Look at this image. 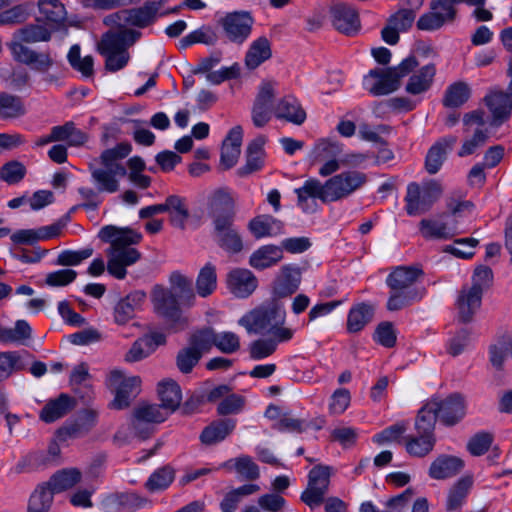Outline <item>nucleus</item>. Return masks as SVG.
Returning <instances> with one entry per match:
<instances>
[{"label":"nucleus","instance_id":"nucleus-30","mask_svg":"<svg viewBox=\"0 0 512 512\" xmlns=\"http://www.w3.org/2000/svg\"><path fill=\"white\" fill-rule=\"evenodd\" d=\"M424 294L425 288L418 286L390 290L386 307L389 311H399L420 301Z\"/></svg>","mask_w":512,"mask_h":512},{"label":"nucleus","instance_id":"nucleus-9","mask_svg":"<svg viewBox=\"0 0 512 512\" xmlns=\"http://www.w3.org/2000/svg\"><path fill=\"white\" fill-rule=\"evenodd\" d=\"M9 49L15 61L29 66L32 70L47 74L55 64L49 50L37 52L19 41H12Z\"/></svg>","mask_w":512,"mask_h":512},{"label":"nucleus","instance_id":"nucleus-26","mask_svg":"<svg viewBox=\"0 0 512 512\" xmlns=\"http://www.w3.org/2000/svg\"><path fill=\"white\" fill-rule=\"evenodd\" d=\"M484 102L490 110L494 125H501L507 121L512 111V100L508 94L503 91H495L484 97Z\"/></svg>","mask_w":512,"mask_h":512},{"label":"nucleus","instance_id":"nucleus-58","mask_svg":"<svg viewBox=\"0 0 512 512\" xmlns=\"http://www.w3.org/2000/svg\"><path fill=\"white\" fill-rule=\"evenodd\" d=\"M219 247L229 253H239L243 249V242L240 234L235 228L215 235Z\"/></svg>","mask_w":512,"mask_h":512},{"label":"nucleus","instance_id":"nucleus-49","mask_svg":"<svg viewBox=\"0 0 512 512\" xmlns=\"http://www.w3.org/2000/svg\"><path fill=\"white\" fill-rule=\"evenodd\" d=\"M472 486L470 477L460 478L450 489L446 502V510L449 512L459 510L465 502Z\"/></svg>","mask_w":512,"mask_h":512},{"label":"nucleus","instance_id":"nucleus-24","mask_svg":"<svg viewBox=\"0 0 512 512\" xmlns=\"http://www.w3.org/2000/svg\"><path fill=\"white\" fill-rule=\"evenodd\" d=\"M227 286L235 296L246 298L256 289L257 278L248 269H233L227 275Z\"/></svg>","mask_w":512,"mask_h":512},{"label":"nucleus","instance_id":"nucleus-45","mask_svg":"<svg viewBox=\"0 0 512 512\" xmlns=\"http://www.w3.org/2000/svg\"><path fill=\"white\" fill-rule=\"evenodd\" d=\"M436 441V436L417 433L405 437V448L409 455L423 458L433 451Z\"/></svg>","mask_w":512,"mask_h":512},{"label":"nucleus","instance_id":"nucleus-12","mask_svg":"<svg viewBox=\"0 0 512 512\" xmlns=\"http://www.w3.org/2000/svg\"><path fill=\"white\" fill-rule=\"evenodd\" d=\"M209 215L214 225V236L234 228L233 202L227 194L215 193L210 202Z\"/></svg>","mask_w":512,"mask_h":512},{"label":"nucleus","instance_id":"nucleus-63","mask_svg":"<svg viewBox=\"0 0 512 512\" xmlns=\"http://www.w3.org/2000/svg\"><path fill=\"white\" fill-rule=\"evenodd\" d=\"M493 442V436L489 432H479L470 438L467 443V450L473 456L484 455Z\"/></svg>","mask_w":512,"mask_h":512},{"label":"nucleus","instance_id":"nucleus-57","mask_svg":"<svg viewBox=\"0 0 512 512\" xmlns=\"http://www.w3.org/2000/svg\"><path fill=\"white\" fill-rule=\"evenodd\" d=\"M189 346L201 353V356L208 352L212 346H215L214 329L206 327L193 333L189 339Z\"/></svg>","mask_w":512,"mask_h":512},{"label":"nucleus","instance_id":"nucleus-41","mask_svg":"<svg viewBox=\"0 0 512 512\" xmlns=\"http://www.w3.org/2000/svg\"><path fill=\"white\" fill-rule=\"evenodd\" d=\"M52 32L53 30L46 24L37 22L36 24H28L17 29L13 36L16 39L15 41H19L20 43L46 42L51 39Z\"/></svg>","mask_w":512,"mask_h":512},{"label":"nucleus","instance_id":"nucleus-50","mask_svg":"<svg viewBox=\"0 0 512 512\" xmlns=\"http://www.w3.org/2000/svg\"><path fill=\"white\" fill-rule=\"evenodd\" d=\"M217 288L216 267L207 263L199 271L196 279V291L200 297L210 296Z\"/></svg>","mask_w":512,"mask_h":512},{"label":"nucleus","instance_id":"nucleus-54","mask_svg":"<svg viewBox=\"0 0 512 512\" xmlns=\"http://www.w3.org/2000/svg\"><path fill=\"white\" fill-rule=\"evenodd\" d=\"M132 151L128 142H122L115 147L104 150L100 155V164L103 166H124L120 161L126 158Z\"/></svg>","mask_w":512,"mask_h":512},{"label":"nucleus","instance_id":"nucleus-27","mask_svg":"<svg viewBox=\"0 0 512 512\" xmlns=\"http://www.w3.org/2000/svg\"><path fill=\"white\" fill-rule=\"evenodd\" d=\"M235 427V419L214 420L202 430L200 441L205 445H215L225 440L234 431Z\"/></svg>","mask_w":512,"mask_h":512},{"label":"nucleus","instance_id":"nucleus-37","mask_svg":"<svg viewBox=\"0 0 512 512\" xmlns=\"http://www.w3.org/2000/svg\"><path fill=\"white\" fill-rule=\"evenodd\" d=\"M272 56L270 41L265 37L254 40L245 55V65L254 70Z\"/></svg>","mask_w":512,"mask_h":512},{"label":"nucleus","instance_id":"nucleus-42","mask_svg":"<svg viewBox=\"0 0 512 512\" xmlns=\"http://www.w3.org/2000/svg\"><path fill=\"white\" fill-rule=\"evenodd\" d=\"M438 406L435 401L430 400L418 411L415 419V430L427 436H435V425L437 421L436 409Z\"/></svg>","mask_w":512,"mask_h":512},{"label":"nucleus","instance_id":"nucleus-16","mask_svg":"<svg viewBox=\"0 0 512 512\" xmlns=\"http://www.w3.org/2000/svg\"><path fill=\"white\" fill-rule=\"evenodd\" d=\"M91 177L99 192L115 193L119 190V181L117 177H124L127 175L125 166H103L89 167Z\"/></svg>","mask_w":512,"mask_h":512},{"label":"nucleus","instance_id":"nucleus-22","mask_svg":"<svg viewBox=\"0 0 512 512\" xmlns=\"http://www.w3.org/2000/svg\"><path fill=\"white\" fill-rule=\"evenodd\" d=\"M38 9L37 22L46 24L53 31H57L64 26L67 13L64 5L59 0H39Z\"/></svg>","mask_w":512,"mask_h":512},{"label":"nucleus","instance_id":"nucleus-3","mask_svg":"<svg viewBox=\"0 0 512 512\" xmlns=\"http://www.w3.org/2000/svg\"><path fill=\"white\" fill-rule=\"evenodd\" d=\"M285 319L284 307L273 300L244 314L238 320V324L244 327L248 334L269 335L277 325H283Z\"/></svg>","mask_w":512,"mask_h":512},{"label":"nucleus","instance_id":"nucleus-36","mask_svg":"<svg viewBox=\"0 0 512 512\" xmlns=\"http://www.w3.org/2000/svg\"><path fill=\"white\" fill-rule=\"evenodd\" d=\"M282 258L283 254L280 246L264 245L251 254L249 264L257 270H264L274 266Z\"/></svg>","mask_w":512,"mask_h":512},{"label":"nucleus","instance_id":"nucleus-48","mask_svg":"<svg viewBox=\"0 0 512 512\" xmlns=\"http://www.w3.org/2000/svg\"><path fill=\"white\" fill-rule=\"evenodd\" d=\"M81 472L76 468L62 469L52 475L45 483L54 493H59L74 487L81 480Z\"/></svg>","mask_w":512,"mask_h":512},{"label":"nucleus","instance_id":"nucleus-62","mask_svg":"<svg viewBox=\"0 0 512 512\" xmlns=\"http://www.w3.org/2000/svg\"><path fill=\"white\" fill-rule=\"evenodd\" d=\"M276 351V341L272 338L257 339L249 345V355L252 360H262Z\"/></svg>","mask_w":512,"mask_h":512},{"label":"nucleus","instance_id":"nucleus-11","mask_svg":"<svg viewBox=\"0 0 512 512\" xmlns=\"http://www.w3.org/2000/svg\"><path fill=\"white\" fill-rule=\"evenodd\" d=\"M332 26L346 36L356 35L361 22L357 9L345 2H335L329 8Z\"/></svg>","mask_w":512,"mask_h":512},{"label":"nucleus","instance_id":"nucleus-5","mask_svg":"<svg viewBox=\"0 0 512 512\" xmlns=\"http://www.w3.org/2000/svg\"><path fill=\"white\" fill-rule=\"evenodd\" d=\"M463 0H432L430 11L421 15L416 23L419 30L435 31L445 24L453 23L457 18L456 6Z\"/></svg>","mask_w":512,"mask_h":512},{"label":"nucleus","instance_id":"nucleus-40","mask_svg":"<svg viewBox=\"0 0 512 512\" xmlns=\"http://www.w3.org/2000/svg\"><path fill=\"white\" fill-rule=\"evenodd\" d=\"M301 281V272L299 267L285 265L282 267V275L274 287V292L280 297H286L299 287Z\"/></svg>","mask_w":512,"mask_h":512},{"label":"nucleus","instance_id":"nucleus-47","mask_svg":"<svg viewBox=\"0 0 512 512\" xmlns=\"http://www.w3.org/2000/svg\"><path fill=\"white\" fill-rule=\"evenodd\" d=\"M175 469L167 464L156 469L144 484L146 490L151 493L168 489L175 479Z\"/></svg>","mask_w":512,"mask_h":512},{"label":"nucleus","instance_id":"nucleus-14","mask_svg":"<svg viewBox=\"0 0 512 512\" xmlns=\"http://www.w3.org/2000/svg\"><path fill=\"white\" fill-rule=\"evenodd\" d=\"M109 381L112 385L118 384L114 400L110 406L118 410L128 407L132 396L137 393L138 387L141 384L140 377L133 376L124 379L120 371L114 370L110 373Z\"/></svg>","mask_w":512,"mask_h":512},{"label":"nucleus","instance_id":"nucleus-28","mask_svg":"<svg viewBox=\"0 0 512 512\" xmlns=\"http://www.w3.org/2000/svg\"><path fill=\"white\" fill-rule=\"evenodd\" d=\"M264 136H258L252 140L246 149V164L237 170L240 177H246L255 171L260 170L264 165Z\"/></svg>","mask_w":512,"mask_h":512},{"label":"nucleus","instance_id":"nucleus-4","mask_svg":"<svg viewBox=\"0 0 512 512\" xmlns=\"http://www.w3.org/2000/svg\"><path fill=\"white\" fill-rule=\"evenodd\" d=\"M442 187L435 180H429L418 184L411 182L407 186L405 210L409 216H417L431 209L442 195Z\"/></svg>","mask_w":512,"mask_h":512},{"label":"nucleus","instance_id":"nucleus-23","mask_svg":"<svg viewBox=\"0 0 512 512\" xmlns=\"http://www.w3.org/2000/svg\"><path fill=\"white\" fill-rule=\"evenodd\" d=\"M456 142V136L448 135L440 138L430 147L425 158V169L429 174H436L440 170L448 151L452 150Z\"/></svg>","mask_w":512,"mask_h":512},{"label":"nucleus","instance_id":"nucleus-44","mask_svg":"<svg viewBox=\"0 0 512 512\" xmlns=\"http://www.w3.org/2000/svg\"><path fill=\"white\" fill-rule=\"evenodd\" d=\"M171 289L178 295L183 306H192L195 300V294L192 288V280L179 271H174L169 277Z\"/></svg>","mask_w":512,"mask_h":512},{"label":"nucleus","instance_id":"nucleus-53","mask_svg":"<svg viewBox=\"0 0 512 512\" xmlns=\"http://www.w3.org/2000/svg\"><path fill=\"white\" fill-rule=\"evenodd\" d=\"M471 89L465 82L451 84L445 91L443 105L450 108H458L468 101Z\"/></svg>","mask_w":512,"mask_h":512},{"label":"nucleus","instance_id":"nucleus-31","mask_svg":"<svg viewBox=\"0 0 512 512\" xmlns=\"http://www.w3.org/2000/svg\"><path fill=\"white\" fill-rule=\"evenodd\" d=\"M423 275V271L417 267L399 266L386 278V284L390 290L416 287L417 279Z\"/></svg>","mask_w":512,"mask_h":512},{"label":"nucleus","instance_id":"nucleus-34","mask_svg":"<svg viewBox=\"0 0 512 512\" xmlns=\"http://www.w3.org/2000/svg\"><path fill=\"white\" fill-rule=\"evenodd\" d=\"M375 309L369 303H358L351 307L347 316V331L358 333L369 324L374 317Z\"/></svg>","mask_w":512,"mask_h":512},{"label":"nucleus","instance_id":"nucleus-56","mask_svg":"<svg viewBox=\"0 0 512 512\" xmlns=\"http://www.w3.org/2000/svg\"><path fill=\"white\" fill-rule=\"evenodd\" d=\"M479 244L476 238H459L454 240L453 245H447L444 252L450 253L460 259H470L474 256V248Z\"/></svg>","mask_w":512,"mask_h":512},{"label":"nucleus","instance_id":"nucleus-8","mask_svg":"<svg viewBox=\"0 0 512 512\" xmlns=\"http://www.w3.org/2000/svg\"><path fill=\"white\" fill-rule=\"evenodd\" d=\"M218 25L229 42L241 45L252 33L254 18L248 11H233L221 17Z\"/></svg>","mask_w":512,"mask_h":512},{"label":"nucleus","instance_id":"nucleus-20","mask_svg":"<svg viewBox=\"0 0 512 512\" xmlns=\"http://www.w3.org/2000/svg\"><path fill=\"white\" fill-rule=\"evenodd\" d=\"M464 466L465 463L460 457L440 454L431 462L428 475L434 480H445L458 475Z\"/></svg>","mask_w":512,"mask_h":512},{"label":"nucleus","instance_id":"nucleus-33","mask_svg":"<svg viewBox=\"0 0 512 512\" xmlns=\"http://www.w3.org/2000/svg\"><path fill=\"white\" fill-rule=\"evenodd\" d=\"M275 116L285 119L295 125H301L306 120V112L299 101L293 96H285L275 107Z\"/></svg>","mask_w":512,"mask_h":512},{"label":"nucleus","instance_id":"nucleus-39","mask_svg":"<svg viewBox=\"0 0 512 512\" xmlns=\"http://www.w3.org/2000/svg\"><path fill=\"white\" fill-rule=\"evenodd\" d=\"M161 407L169 414L179 408L182 394L180 386L172 379L163 380L158 385Z\"/></svg>","mask_w":512,"mask_h":512},{"label":"nucleus","instance_id":"nucleus-17","mask_svg":"<svg viewBox=\"0 0 512 512\" xmlns=\"http://www.w3.org/2000/svg\"><path fill=\"white\" fill-rule=\"evenodd\" d=\"M169 413L165 411L161 405L144 404L135 408L133 413V429L143 439L149 435L148 429L144 428L145 424L161 423L165 421Z\"/></svg>","mask_w":512,"mask_h":512},{"label":"nucleus","instance_id":"nucleus-1","mask_svg":"<svg viewBox=\"0 0 512 512\" xmlns=\"http://www.w3.org/2000/svg\"><path fill=\"white\" fill-rule=\"evenodd\" d=\"M98 237L105 243H110L108 250L107 271L116 279H124L126 267L133 265L141 258V253L131 247L140 243L142 234L129 228H118L106 225L99 231Z\"/></svg>","mask_w":512,"mask_h":512},{"label":"nucleus","instance_id":"nucleus-35","mask_svg":"<svg viewBox=\"0 0 512 512\" xmlns=\"http://www.w3.org/2000/svg\"><path fill=\"white\" fill-rule=\"evenodd\" d=\"M436 74L435 65L430 63L418 70L417 73L410 76L405 91L411 95H419L427 92L432 84Z\"/></svg>","mask_w":512,"mask_h":512},{"label":"nucleus","instance_id":"nucleus-21","mask_svg":"<svg viewBox=\"0 0 512 512\" xmlns=\"http://www.w3.org/2000/svg\"><path fill=\"white\" fill-rule=\"evenodd\" d=\"M273 99V86L270 83L262 84L252 108V121L256 127L265 126L271 119Z\"/></svg>","mask_w":512,"mask_h":512},{"label":"nucleus","instance_id":"nucleus-10","mask_svg":"<svg viewBox=\"0 0 512 512\" xmlns=\"http://www.w3.org/2000/svg\"><path fill=\"white\" fill-rule=\"evenodd\" d=\"M141 37V32L133 29H121L104 33L98 42L97 50L100 55L129 53L128 48Z\"/></svg>","mask_w":512,"mask_h":512},{"label":"nucleus","instance_id":"nucleus-6","mask_svg":"<svg viewBox=\"0 0 512 512\" xmlns=\"http://www.w3.org/2000/svg\"><path fill=\"white\" fill-rule=\"evenodd\" d=\"M367 182V175L357 170L343 171L325 181L329 202L345 199Z\"/></svg>","mask_w":512,"mask_h":512},{"label":"nucleus","instance_id":"nucleus-7","mask_svg":"<svg viewBox=\"0 0 512 512\" xmlns=\"http://www.w3.org/2000/svg\"><path fill=\"white\" fill-rule=\"evenodd\" d=\"M333 468L328 465H316L308 473L307 488L301 493V501L310 508L320 506L330 485Z\"/></svg>","mask_w":512,"mask_h":512},{"label":"nucleus","instance_id":"nucleus-32","mask_svg":"<svg viewBox=\"0 0 512 512\" xmlns=\"http://www.w3.org/2000/svg\"><path fill=\"white\" fill-rule=\"evenodd\" d=\"M73 407V399L69 395L62 393L56 399L50 400L42 408L39 417L45 423H52L68 414Z\"/></svg>","mask_w":512,"mask_h":512},{"label":"nucleus","instance_id":"nucleus-59","mask_svg":"<svg viewBox=\"0 0 512 512\" xmlns=\"http://www.w3.org/2000/svg\"><path fill=\"white\" fill-rule=\"evenodd\" d=\"M26 172V167L21 162L12 160L1 167L0 178L9 185H15L24 179Z\"/></svg>","mask_w":512,"mask_h":512},{"label":"nucleus","instance_id":"nucleus-38","mask_svg":"<svg viewBox=\"0 0 512 512\" xmlns=\"http://www.w3.org/2000/svg\"><path fill=\"white\" fill-rule=\"evenodd\" d=\"M166 208L172 226L184 230L190 217L186 199L178 195H170L166 198Z\"/></svg>","mask_w":512,"mask_h":512},{"label":"nucleus","instance_id":"nucleus-52","mask_svg":"<svg viewBox=\"0 0 512 512\" xmlns=\"http://www.w3.org/2000/svg\"><path fill=\"white\" fill-rule=\"evenodd\" d=\"M419 226L425 239H450L456 235V231L444 222L422 219Z\"/></svg>","mask_w":512,"mask_h":512},{"label":"nucleus","instance_id":"nucleus-46","mask_svg":"<svg viewBox=\"0 0 512 512\" xmlns=\"http://www.w3.org/2000/svg\"><path fill=\"white\" fill-rule=\"evenodd\" d=\"M26 114L22 98L8 92L0 93V119H17Z\"/></svg>","mask_w":512,"mask_h":512},{"label":"nucleus","instance_id":"nucleus-25","mask_svg":"<svg viewBox=\"0 0 512 512\" xmlns=\"http://www.w3.org/2000/svg\"><path fill=\"white\" fill-rule=\"evenodd\" d=\"M368 77L373 78L374 83L368 88L373 96H384L399 89L401 83L388 68H375L369 71Z\"/></svg>","mask_w":512,"mask_h":512},{"label":"nucleus","instance_id":"nucleus-61","mask_svg":"<svg viewBox=\"0 0 512 512\" xmlns=\"http://www.w3.org/2000/svg\"><path fill=\"white\" fill-rule=\"evenodd\" d=\"M201 353L190 346L179 350L176 356V365L180 372L188 374L201 359Z\"/></svg>","mask_w":512,"mask_h":512},{"label":"nucleus","instance_id":"nucleus-2","mask_svg":"<svg viewBox=\"0 0 512 512\" xmlns=\"http://www.w3.org/2000/svg\"><path fill=\"white\" fill-rule=\"evenodd\" d=\"M493 280L492 269L488 266H479L472 275V286L463 287L457 299L458 318L463 323L472 321L473 315L481 305L482 295Z\"/></svg>","mask_w":512,"mask_h":512},{"label":"nucleus","instance_id":"nucleus-19","mask_svg":"<svg viewBox=\"0 0 512 512\" xmlns=\"http://www.w3.org/2000/svg\"><path fill=\"white\" fill-rule=\"evenodd\" d=\"M313 153L315 161H325L319 169L320 176H330L339 170L340 164L336 159L341 153L339 143L322 139L315 145Z\"/></svg>","mask_w":512,"mask_h":512},{"label":"nucleus","instance_id":"nucleus-13","mask_svg":"<svg viewBox=\"0 0 512 512\" xmlns=\"http://www.w3.org/2000/svg\"><path fill=\"white\" fill-rule=\"evenodd\" d=\"M152 302L155 311L167 320L176 322L181 317L182 305L178 295L161 285H156L152 291Z\"/></svg>","mask_w":512,"mask_h":512},{"label":"nucleus","instance_id":"nucleus-51","mask_svg":"<svg viewBox=\"0 0 512 512\" xmlns=\"http://www.w3.org/2000/svg\"><path fill=\"white\" fill-rule=\"evenodd\" d=\"M53 495L50 487L45 483L38 485L30 496L27 512H49Z\"/></svg>","mask_w":512,"mask_h":512},{"label":"nucleus","instance_id":"nucleus-55","mask_svg":"<svg viewBox=\"0 0 512 512\" xmlns=\"http://www.w3.org/2000/svg\"><path fill=\"white\" fill-rule=\"evenodd\" d=\"M127 26L145 28L156 21V17L145 7L125 9Z\"/></svg>","mask_w":512,"mask_h":512},{"label":"nucleus","instance_id":"nucleus-29","mask_svg":"<svg viewBox=\"0 0 512 512\" xmlns=\"http://www.w3.org/2000/svg\"><path fill=\"white\" fill-rule=\"evenodd\" d=\"M146 299V293L142 290H136L122 298L114 308V319L118 324H126L131 320L135 311L139 309Z\"/></svg>","mask_w":512,"mask_h":512},{"label":"nucleus","instance_id":"nucleus-15","mask_svg":"<svg viewBox=\"0 0 512 512\" xmlns=\"http://www.w3.org/2000/svg\"><path fill=\"white\" fill-rule=\"evenodd\" d=\"M295 193L297 195V205L305 213L315 211L316 199L321 200L323 203L329 202L328 197H326L325 182L322 184L316 178L306 180L303 186L295 189Z\"/></svg>","mask_w":512,"mask_h":512},{"label":"nucleus","instance_id":"nucleus-43","mask_svg":"<svg viewBox=\"0 0 512 512\" xmlns=\"http://www.w3.org/2000/svg\"><path fill=\"white\" fill-rule=\"evenodd\" d=\"M281 228V221L265 214L254 217L248 224L249 231L256 239L275 235Z\"/></svg>","mask_w":512,"mask_h":512},{"label":"nucleus","instance_id":"nucleus-18","mask_svg":"<svg viewBox=\"0 0 512 512\" xmlns=\"http://www.w3.org/2000/svg\"><path fill=\"white\" fill-rule=\"evenodd\" d=\"M432 401L436 402L437 416L445 426L456 425L466 414L464 399L458 393L451 394L444 400L432 399Z\"/></svg>","mask_w":512,"mask_h":512},{"label":"nucleus","instance_id":"nucleus-64","mask_svg":"<svg viewBox=\"0 0 512 512\" xmlns=\"http://www.w3.org/2000/svg\"><path fill=\"white\" fill-rule=\"evenodd\" d=\"M235 470L245 480L254 481L260 477L258 465L249 456H241L235 459Z\"/></svg>","mask_w":512,"mask_h":512},{"label":"nucleus","instance_id":"nucleus-60","mask_svg":"<svg viewBox=\"0 0 512 512\" xmlns=\"http://www.w3.org/2000/svg\"><path fill=\"white\" fill-rule=\"evenodd\" d=\"M215 347L225 354H233L240 349V339L230 331L216 333L214 331Z\"/></svg>","mask_w":512,"mask_h":512}]
</instances>
